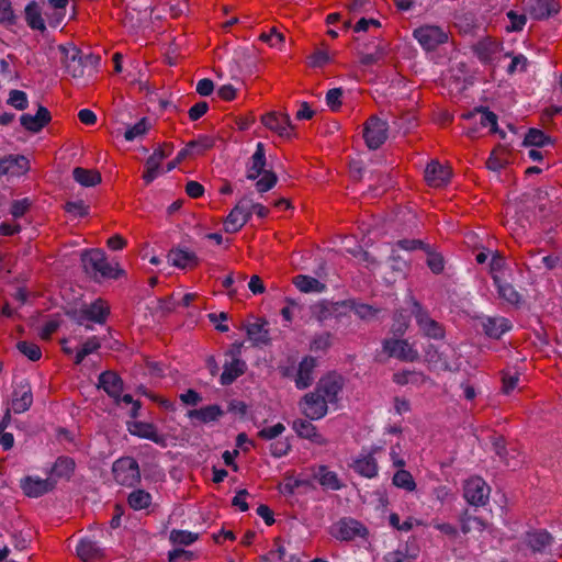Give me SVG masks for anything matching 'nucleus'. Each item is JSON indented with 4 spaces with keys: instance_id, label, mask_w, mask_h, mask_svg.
I'll return each instance as SVG.
<instances>
[{
    "instance_id": "obj_60",
    "label": "nucleus",
    "mask_w": 562,
    "mask_h": 562,
    "mask_svg": "<svg viewBox=\"0 0 562 562\" xmlns=\"http://www.w3.org/2000/svg\"><path fill=\"white\" fill-rule=\"evenodd\" d=\"M285 427L282 423H277L273 426L265 427L258 432V437L265 440H272L283 434Z\"/></svg>"
},
{
    "instance_id": "obj_46",
    "label": "nucleus",
    "mask_w": 562,
    "mask_h": 562,
    "mask_svg": "<svg viewBox=\"0 0 562 562\" xmlns=\"http://www.w3.org/2000/svg\"><path fill=\"white\" fill-rule=\"evenodd\" d=\"M150 504L151 495L144 490H135L128 496V505L135 510L145 509Z\"/></svg>"
},
{
    "instance_id": "obj_59",
    "label": "nucleus",
    "mask_w": 562,
    "mask_h": 562,
    "mask_svg": "<svg viewBox=\"0 0 562 562\" xmlns=\"http://www.w3.org/2000/svg\"><path fill=\"white\" fill-rule=\"evenodd\" d=\"M15 15L10 0H0V23L13 24Z\"/></svg>"
},
{
    "instance_id": "obj_6",
    "label": "nucleus",
    "mask_w": 562,
    "mask_h": 562,
    "mask_svg": "<svg viewBox=\"0 0 562 562\" xmlns=\"http://www.w3.org/2000/svg\"><path fill=\"white\" fill-rule=\"evenodd\" d=\"M414 37L425 50H434L448 41V33L437 25H423L414 31Z\"/></svg>"
},
{
    "instance_id": "obj_24",
    "label": "nucleus",
    "mask_w": 562,
    "mask_h": 562,
    "mask_svg": "<svg viewBox=\"0 0 562 562\" xmlns=\"http://www.w3.org/2000/svg\"><path fill=\"white\" fill-rule=\"evenodd\" d=\"M316 364V359L311 356H306L301 360L294 378L295 386L297 389L304 390L312 384Z\"/></svg>"
},
{
    "instance_id": "obj_9",
    "label": "nucleus",
    "mask_w": 562,
    "mask_h": 562,
    "mask_svg": "<svg viewBox=\"0 0 562 562\" xmlns=\"http://www.w3.org/2000/svg\"><path fill=\"white\" fill-rule=\"evenodd\" d=\"M331 535L342 541H350L356 538H366L367 528L356 519L344 518L331 527Z\"/></svg>"
},
{
    "instance_id": "obj_58",
    "label": "nucleus",
    "mask_w": 562,
    "mask_h": 562,
    "mask_svg": "<svg viewBox=\"0 0 562 562\" xmlns=\"http://www.w3.org/2000/svg\"><path fill=\"white\" fill-rule=\"evenodd\" d=\"M8 103L16 110H24L27 106V95L21 90H11Z\"/></svg>"
},
{
    "instance_id": "obj_52",
    "label": "nucleus",
    "mask_w": 562,
    "mask_h": 562,
    "mask_svg": "<svg viewBox=\"0 0 562 562\" xmlns=\"http://www.w3.org/2000/svg\"><path fill=\"white\" fill-rule=\"evenodd\" d=\"M148 128H149V124H148L147 119H142L136 124H134L133 126L128 127L125 131L124 138L127 142H132V140L136 139L137 137L144 135L148 131Z\"/></svg>"
},
{
    "instance_id": "obj_64",
    "label": "nucleus",
    "mask_w": 562,
    "mask_h": 562,
    "mask_svg": "<svg viewBox=\"0 0 562 562\" xmlns=\"http://www.w3.org/2000/svg\"><path fill=\"white\" fill-rule=\"evenodd\" d=\"M341 97L342 90L340 88L330 89L326 93V104L333 110L336 111L341 105Z\"/></svg>"
},
{
    "instance_id": "obj_8",
    "label": "nucleus",
    "mask_w": 562,
    "mask_h": 562,
    "mask_svg": "<svg viewBox=\"0 0 562 562\" xmlns=\"http://www.w3.org/2000/svg\"><path fill=\"white\" fill-rule=\"evenodd\" d=\"M250 205L251 200L248 198L238 201L224 221L226 233H236L248 222L251 216Z\"/></svg>"
},
{
    "instance_id": "obj_41",
    "label": "nucleus",
    "mask_w": 562,
    "mask_h": 562,
    "mask_svg": "<svg viewBox=\"0 0 562 562\" xmlns=\"http://www.w3.org/2000/svg\"><path fill=\"white\" fill-rule=\"evenodd\" d=\"M25 20L30 27L33 30L42 31L45 29V23L41 14V8L35 1H32L26 5Z\"/></svg>"
},
{
    "instance_id": "obj_55",
    "label": "nucleus",
    "mask_w": 562,
    "mask_h": 562,
    "mask_svg": "<svg viewBox=\"0 0 562 562\" xmlns=\"http://www.w3.org/2000/svg\"><path fill=\"white\" fill-rule=\"evenodd\" d=\"M331 346V335L328 333H323L319 335H316L312 341H311V350L318 352V351H326Z\"/></svg>"
},
{
    "instance_id": "obj_26",
    "label": "nucleus",
    "mask_w": 562,
    "mask_h": 562,
    "mask_svg": "<svg viewBox=\"0 0 562 562\" xmlns=\"http://www.w3.org/2000/svg\"><path fill=\"white\" fill-rule=\"evenodd\" d=\"M52 120L49 111L40 106L36 114H23L20 119L22 126L33 133L40 132L45 125H47Z\"/></svg>"
},
{
    "instance_id": "obj_11",
    "label": "nucleus",
    "mask_w": 562,
    "mask_h": 562,
    "mask_svg": "<svg viewBox=\"0 0 562 562\" xmlns=\"http://www.w3.org/2000/svg\"><path fill=\"white\" fill-rule=\"evenodd\" d=\"M57 52L67 74L74 78H80L83 76L81 57L79 56V50L76 46L72 44L58 45Z\"/></svg>"
},
{
    "instance_id": "obj_56",
    "label": "nucleus",
    "mask_w": 562,
    "mask_h": 562,
    "mask_svg": "<svg viewBox=\"0 0 562 562\" xmlns=\"http://www.w3.org/2000/svg\"><path fill=\"white\" fill-rule=\"evenodd\" d=\"M507 18L509 20V24L506 26L508 32H518L524 29L526 25L527 19L525 14H519L515 11H509L507 13Z\"/></svg>"
},
{
    "instance_id": "obj_48",
    "label": "nucleus",
    "mask_w": 562,
    "mask_h": 562,
    "mask_svg": "<svg viewBox=\"0 0 562 562\" xmlns=\"http://www.w3.org/2000/svg\"><path fill=\"white\" fill-rule=\"evenodd\" d=\"M189 145L193 151V156L203 155L214 146V138L207 135H202L190 142Z\"/></svg>"
},
{
    "instance_id": "obj_32",
    "label": "nucleus",
    "mask_w": 562,
    "mask_h": 562,
    "mask_svg": "<svg viewBox=\"0 0 562 562\" xmlns=\"http://www.w3.org/2000/svg\"><path fill=\"white\" fill-rule=\"evenodd\" d=\"M482 326L491 338H499L512 328L510 322L505 317H486L482 321Z\"/></svg>"
},
{
    "instance_id": "obj_20",
    "label": "nucleus",
    "mask_w": 562,
    "mask_h": 562,
    "mask_svg": "<svg viewBox=\"0 0 562 562\" xmlns=\"http://www.w3.org/2000/svg\"><path fill=\"white\" fill-rule=\"evenodd\" d=\"M128 430L132 435L148 439L161 447L168 446L167 436L159 434L153 424L143 422L131 423Z\"/></svg>"
},
{
    "instance_id": "obj_2",
    "label": "nucleus",
    "mask_w": 562,
    "mask_h": 562,
    "mask_svg": "<svg viewBox=\"0 0 562 562\" xmlns=\"http://www.w3.org/2000/svg\"><path fill=\"white\" fill-rule=\"evenodd\" d=\"M553 535L544 529L531 531L527 535V543L535 552H547L551 548L554 540L562 546V521L552 525Z\"/></svg>"
},
{
    "instance_id": "obj_5",
    "label": "nucleus",
    "mask_w": 562,
    "mask_h": 562,
    "mask_svg": "<svg viewBox=\"0 0 562 562\" xmlns=\"http://www.w3.org/2000/svg\"><path fill=\"white\" fill-rule=\"evenodd\" d=\"M345 380L340 374L330 372L319 379L315 391L328 403L334 405L339 401V395L342 392Z\"/></svg>"
},
{
    "instance_id": "obj_51",
    "label": "nucleus",
    "mask_w": 562,
    "mask_h": 562,
    "mask_svg": "<svg viewBox=\"0 0 562 562\" xmlns=\"http://www.w3.org/2000/svg\"><path fill=\"white\" fill-rule=\"evenodd\" d=\"M260 40L267 43L270 47L280 48L284 43V35L276 27L270 29L269 32L260 34Z\"/></svg>"
},
{
    "instance_id": "obj_54",
    "label": "nucleus",
    "mask_w": 562,
    "mask_h": 562,
    "mask_svg": "<svg viewBox=\"0 0 562 562\" xmlns=\"http://www.w3.org/2000/svg\"><path fill=\"white\" fill-rule=\"evenodd\" d=\"M311 314L318 322H324L331 316V306L327 302H318L311 306Z\"/></svg>"
},
{
    "instance_id": "obj_47",
    "label": "nucleus",
    "mask_w": 562,
    "mask_h": 562,
    "mask_svg": "<svg viewBox=\"0 0 562 562\" xmlns=\"http://www.w3.org/2000/svg\"><path fill=\"white\" fill-rule=\"evenodd\" d=\"M426 361L430 364L435 366L436 368L445 371H457L459 369V362L454 361L452 363L448 362L446 359H441V355H438V352L427 350L425 355Z\"/></svg>"
},
{
    "instance_id": "obj_31",
    "label": "nucleus",
    "mask_w": 562,
    "mask_h": 562,
    "mask_svg": "<svg viewBox=\"0 0 562 562\" xmlns=\"http://www.w3.org/2000/svg\"><path fill=\"white\" fill-rule=\"evenodd\" d=\"M99 386L102 387L115 401L120 400L123 391V382L116 373L106 371L100 374Z\"/></svg>"
},
{
    "instance_id": "obj_3",
    "label": "nucleus",
    "mask_w": 562,
    "mask_h": 562,
    "mask_svg": "<svg viewBox=\"0 0 562 562\" xmlns=\"http://www.w3.org/2000/svg\"><path fill=\"white\" fill-rule=\"evenodd\" d=\"M115 481L125 486H133L139 482L140 473L138 463L131 457L116 460L112 467Z\"/></svg>"
},
{
    "instance_id": "obj_19",
    "label": "nucleus",
    "mask_w": 562,
    "mask_h": 562,
    "mask_svg": "<svg viewBox=\"0 0 562 562\" xmlns=\"http://www.w3.org/2000/svg\"><path fill=\"white\" fill-rule=\"evenodd\" d=\"M109 304L105 301L98 299L91 304L85 305L79 311L78 319L79 322L91 321L98 324H103L109 315Z\"/></svg>"
},
{
    "instance_id": "obj_4",
    "label": "nucleus",
    "mask_w": 562,
    "mask_h": 562,
    "mask_svg": "<svg viewBox=\"0 0 562 562\" xmlns=\"http://www.w3.org/2000/svg\"><path fill=\"white\" fill-rule=\"evenodd\" d=\"M411 307V313L415 316L419 330L424 336L432 339H442L445 337V329L441 324L432 319L418 302L412 300Z\"/></svg>"
},
{
    "instance_id": "obj_23",
    "label": "nucleus",
    "mask_w": 562,
    "mask_h": 562,
    "mask_svg": "<svg viewBox=\"0 0 562 562\" xmlns=\"http://www.w3.org/2000/svg\"><path fill=\"white\" fill-rule=\"evenodd\" d=\"M29 170V160L24 156L10 155L0 160V176L20 177Z\"/></svg>"
},
{
    "instance_id": "obj_15",
    "label": "nucleus",
    "mask_w": 562,
    "mask_h": 562,
    "mask_svg": "<svg viewBox=\"0 0 562 562\" xmlns=\"http://www.w3.org/2000/svg\"><path fill=\"white\" fill-rule=\"evenodd\" d=\"M475 52L481 61L491 65H496L502 59L509 57V54L503 50L498 42L490 38L479 42Z\"/></svg>"
},
{
    "instance_id": "obj_49",
    "label": "nucleus",
    "mask_w": 562,
    "mask_h": 562,
    "mask_svg": "<svg viewBox=\"0 0 562 562\" xmlns=\"http://www.w3.org/2000/svg\"><path fill=\"white\" fill-rule=\"evenodd\" d=\"M331 61V56L327 49H316L307 58V64L313 68H321Z\"/></svg>"
},
{
    "instance_id": "obj_25",
    "label": "nucleus",
    "mask_w": 562,
    "mask_h": 562,
    "mask_svg": "<svg viewBox=\"0 0 562 562\" xmlns=\"http://www.w3.org/2000/svg\"><path fill=\"white\" fill-rule=\"evenodd\" d=\"M78 558L83 562H95L103 558V549L90 538L80 539L76 547Z\"/></svg>"
},
{
    "instance_id": "obj_13",
    "label": "nucleus",
    "mask_w": 562,
    "mask_h": 562,
    "mask_svg": "<svg viewBox=\"0 0 562 562\" xmlns=\"http://www.w3.org/2000/svg\"><path fill=\"white\" fill-rule=\"evenodd\" d=\"M381 450V447H373L370 451L360 453L351 464L353 471L367 479L375 477L379 473L375 454Z\"/></svg>"
},
{
    "instance_id": "obj_16",
    "label": "nucleus",
    "mask_w": 562,
    "mask_h": 562,
    "mask_svg": "<svg viewBox=\"0 0 562 562\" xmlns=\"http://www.w3.org/2000/svg\"><path fill=\"white\" fill-rule=\"evenodd\" d=\"M383 348L389 356L403 361L413 362L418 359V351L407 340L389 339L384 341Z\"/></svg>"
},
{
    "instance_id": "obj_61",
    "label": "nucleus",
    "mask_w": 562,
    "mask_h": 562,
    "mask_svg": "<svg viewBox=\"0 0 562 562\" xmlns=\"http://www.w3.org/2000/svg\"><path fill=\"white\" fill-rule=\"evenodd\" d=\"M519 382V374L515 371H506L503 374V392L509 394L513 392Z\"/></svg>"
},
{
    "instance_id": "obj_53",
    "label": "nucleus",
    "mask_w": 562,
    "mask_h": 562,
    "mask_svg": "<svg viewBox=\"0 0 562 562\" xmlns=\"http://www.w3.org/2000/svg\"><path fill=\"white\" fill-rule=\"evenodd\" d=\"M549 143V137L540 130L531 128L526 137L525 144L529 146L542 147Z\"/></svg>"
},
{
    "instance_id": "obj_27",
    "label": "nucleus",
    "mask_w": 562,
    "mask_h": 562,
    "mask_svg": "<svg viewBox=\"0 0 562 562\" xmlns=\"http://www.w3.org/2000/svg\"><path fill=\"white\" fill-rule=\"evenodd\" d=\"M555 0H531L528 4V13L535 20L548 19L559 11Z\"/></svg>"
},
{
    "instance_id": "obj_30",
    "label": "nucleus",
    "mask_w": 562,
    "mask_h": 562,
    "mask_svg": "<svg viewBox=\"0 0 562 562\" xmlns=\"http://www.w3.org/2000/svg\"><path fill=\"white\" fill-rule=\"evenodd\" d=\"M32 402L31 387L27 384H22L13 392L10 409L15 414L24 413L30 408Z\"/></svg>"
},
{
    "instance_id": "obj_1",
    "label": "nucleus",
    "mask_w": 562,
    "mask_h": 562,
    "mask_svg": "<svg viewBox=\"0 0 562 562\" xmlns=\"http://www.w3.org/2000/svg\"><path fill=\"white\" fill-rule=\"evenodd\" d=\"M83 268L87 272L103 279H119L124 274L117 262H109L105 254L100 249L86 250L81 255Z\"/></svg>"
},
{
    "instance_id": "obj_37",
    "label": "nucleus",
    "mask_w": 562,
    "mask_h": 562,
    "mask_svg": "<svg viewBox=\"0 0 562 562\" xmlns=\"http://www.w3.org/2000/svg\"><path fill=\"white\" fill-rule=\"evenodd\" d=\"M293 284L304 293H321L325 290V284L317 279L300 274L293 279Z\"/></svg>"
},
{
    "instance_id": "obj_57",
    "label": "nucleus",
    "mask_w": 562,
    "mask_h": 562,
    "mask_svg": "<svg viewBox=\"0 0 562 562\" xmlns=\"http://www.w3.org/2000/svg\"><path fill=\"white\" fill-rule=\"evenodd\" d=\"M277 183V176L272 171H265L261 173L259 180L256 183V188L259 192H267L274 187Z\"/></svg>"
},
{
    "instance_id": "obj_43",
    "label": "nucleus",
    "mask_w": 562,
    "mask_h": 562,
    "mask_svg": "<svg viewBox=\"0 0 562 562\" xmlns=\"http://www.w3.org/2000/svg\"><path fill=\"white\" fill-rule=\"evenodd\" d=\"M494 284L497 288V293L501 299L513 305L519 303L520 294L509 282H507V279L504 281L495 282Z\"/></svg>"
},
{
    "instance_id": "obj_42",
    "label": "nucleus",
    "mask_w": 562,
    "mask_h": 562,
    "mask_svg": "<svg viewBox=\"0 0 562 562\" xmlns=\"http://www.w3.org/2000/svg\"><path fill=\"white\" fill-rule=\"evenodd\" d=\"M75 470V461L68 457H60L54 463L50 474L53 477H69Z\"/></svg>"
},
{
    "instance_id": "obj_40",
    "label": "nucleus",
    "mask_w": 562,
    "mask_h": 562,
    "mask_svg": "<svg viewBox=\"0 0 562 562\" xmlns=\"http://www.w3.org/2000/svg\"><path fill=\"white\" fill-rule=\"evenodd\" d=\"M392 484L397 488L404 490L406 492H414L416 490V482L411 474V472L404 470L403 468H398V470L394 473L392 477Z\"/></svg>"
},
{
    "instance_id": "obj_50",
    "label": "nucleus",
    "mask_w": 562,
    "mask_h": 562,
    "mask_svg": "<svg viewBox=\"0 0 562 562\" xmlns=\"http://www.w3.org/2000/svg\"><path fill=\"white\" fill-rule=\"evenodd\" d=\"M16 347L22 355L32 361H37L42 357L41 348L34 342L20 341Z\"/></svg>"
},
{
    "instance_id": "obj_22",
    "label": "nucleus",
    "mask_w": 562,
    "mask_h": 562,
    "mask_svg": "<svg viewBox=\"0 0 562 562\" xmlns=\"http://www.w3.org/2000/svg\"><path fill=\"white\" fill-rule=\"evenodd\" d=\"M313 479L325 490L338 491L344 484L338 474L327 465H316L312 469Z\"/></svg>"
},
{
    "instance_id": "obj_62",
    "label": "nucleus",
    "mask_w": 562,
    "mask_h": 562,
    "mask_svg": "<svg viewBox=\"0 0 562 562\" xmlns=\"http://www.w3.org/2000/svg\"><path fill=\"white\" fill-rule=\"evenodd\" d=\"M170 538L175 543L189 546L198 539V536L190 531L178 530L172 531Z\"/></svg>"
},
{
    "instance_id": "obj_14",
    "label": "nucleus",
    "mask_w": 562,
    "mask_h": 562,
    "mask_svg": "<svg viewBox=\"0 0 562 562\" xmlns=\"http://www.w3.org/2000/svg\"><path fill=\"white\" fill-rule=\"evenodd\" d=\"M300 407L310 420H318L327 414L328 403L314 390L302 398Z\"/></svg>"
},
{
    "instance_id": "obj_29",
    "label": "nucleus",
    "mask_w": 562,
    "mask_h": 562,
    "mask_svg": "<svg viewBox=\"0 0 562 562\" xmlns=\"http://www.w3.org/2000/svg\"><path fill=\"white\" fill-rule=\"evenodd\" d=\"M168 261L180 269H192L199 263L198 257L193 251L181 248L170 250Z\"/></svg>"
},
{
    "instance_id": "obj_17",
    "label": "nucleus",
    "mask_w": 562,
    "mask_h": 562,
    "mask_svg": "<svg viewBox=\"0 0 562 562\" xmlns=\"http://www.w3.org/2000/svg\"><path fill=\"white\" fill-rule=\"evenodd\" d=\"M451 178V169L438 161L432 160L425 169V180L431 188H441L446 186Z\"/></svg>"
},
{
    "instance_id": "obj_35",
    "label": "nucleus",
    "mask_w": 562,
    "mask_h": 562,
    "mask_svg": "<svg viewBox=\"0 0 562 562\" xmlns=\"http://www.w3.org/2000/svg\"><path fill=\"white\" fill-rule=\"evenodd\" d=\"M246 331L248 339L256 346L267 345L270 341L269 331L266 328L265 322L256 321L254 323H249L246 326Z\"/></svg>"
},
{
    "instance_id": "obj_18",
    "label": "nucleus",
    "mask_w": 562,
    "mask_h": 562,
    "mask_svg": "<svg viewBox=\"0 0 562 562\" xmlns=\"http://www.w3.org/2000/svg\"><path fill=\"white\" fill-rule=\"evenodd\" d=\"M55 485L52 479H42L40 476H26L21 480L20 486L23 493L29 497H40L49 492Z\"/></svg>"
},
{
    "instance_id": "obj_28",
    "label": "nucleus",
    "mask_w": 562,
    "mask_h": 562,
    "mask_svg": "<svg viewBox=\"0 0 562 562\" xmlns=\"http://www.w3.org/2000/svg\"><path fill=\"white\" fill-rule=\"evenodd\" d=\"M292 428L297 436L308 439L312 442L323 446L327 443V440L317 431V428L306 419H296L293 422Z\"/></svg>"
},
{
    "instance_id": "obj_34",
    "label": "nucleus",
    "mask_w": 562,
    "mask_h": 562,
    "mask_svg": "<svg viewBox=\"0 0 562 562\" xmlns=\"http://www.w3.org/2000/svg\"><path fill=\"white\" fill-rule=\"evenodd\" d=\"M266 153L262 143H258L255 153L250 158L247 168V178L250 180L258 179L265 172Z\"/></svg>"
},
{
    "instance_id": "obj_44",
    "label": "nucleus",
    "mask_w": 562,
    "mask_h": 562,
    "mask_svg": "<svg viewBox=\"0 0 562 562\" xmlns=\"http://www.w3.org/2000/svg\"><path fill=\"white\" fill-rule=\"evenodd\" d=\"M101 347L100 338L97 336L88 338L75 355V363L80 364L83 359L95 352Z\"/></svg>"
},
{
    "instance_id": "obj_45",
    "label": "nucleus",
    "mask_w": 562,
    "mask_h": 562,
    "mask_svg": "<svg viewBox=\"0 0 562 562\" xmlns=\"http://www.w3.org/2000/svg\"><path fill=\"white\" fill-rule=\"evenodd\" d=\"M417 558V550H409L408 547L398 548L385 554V562H413Z\"/></svg>"
},
{
    "instance_id": "obj_38",
    "label": "nucleus",
    "mask_w": 562,
    "mask_h": 562,
    "mask_svg": "<svg viewBox=\"0 0 562 562\" xmlns=\"http://www.w3.org/2000/svg\"><path fill=\"white\" fill-rule=\"evenodd\" d=\"M74 179L82 187H94L101 182V175L93 169L77 167L72 171Z\"/></svg>"
},
{
    "instance_id": "obj_12",
    "label": "nucleus",
    "mask_w": 562,
    "mask_h": 562,
    "mask_svg": "<svg viewBox=\"0 0 562 562\" xmlns=\"http://www.w3.org/2000/svg\"><path fill=\"white\" fill-rule=\"evenodd\" d=\"M363 137L369 148H379L387 138V124L379 117H370L364 125Z\"/></svg>"
},
{
    "instance_id": "obj_33",
    "label": "nucleus",
    "mask_w": 562,
    "mask_h": 562,
    "mask_svg": "<svg viewBox=\"0 0 562 562\" xmlns=\"http://www.w3.org/2000/svg\"><path fill=\"white\" fill-rule=\"evenodd\" d=\"M246 370V363L239 358L232 355L231 361L224 364V370L221 375V383L228 385L233 383L238 376H240Z\"/></svg>"
},
{
    "instance_id": "obj_10",
    "label": "nucleus",
    "mask_w": 562,
    "mask_h": 562,
    "mask_svg": "<svg viewBox=\"0 0 562 562\" xmlns=\"http://www.w3.org/2000/svg\"><path fill=\"white\" fill-rule=\"evenodd\" d=\"M172 151L173 146L171 144L165 143L156 148L154 153L148 157L145 164V171L143 173V179L147 184L153 182L161 173V161L169 157Z\"/></svg>"
},
{
    "instance_id": "obj_39",
    "label": "nucleus",
    "mask_w": 562,
    "mask_h": 562,
    "mask_svg": "<svg viewBox=\"0 0 562 562\" xmlns=\"http://www.w3.org/2000/svg\"><path fill=\"white\" fill-rule=\"evenodd\" d=\"M509 269L506 266V261L504 257L499 256L498 254H495L492 257L491 263H490V272L493 278L494 283L504 281L509 276Z\"/></svg>"
},
{
    "instance_id": "obj_63",
    "label": "nucleus",
    "mask_w": 562,
    "mask_h": 562,
    "mask_svg": "<svg viewBox=\"0 0 562 562\" xmlns=\"http://www.w3.org/2000/svg\"><path fill=\"white\" fill-rule=\"evenodd\" d=\"M486 528V524L477 517H467L462 521V531L468 533L473 530L483 531Z\"/></svg>"
},
{
    "instance_id": "obj_7",
    "label": "nucleus",
    "mask_w": 562,
    "mask_h": 562,
    "mask_svg": "<svg viewBox=\"0 0 562 562\" xmlns=\"http://www.w3.org/2000/svg\"><path fill=\"white\" fill-rule=\"evenodd\" d=\"M491 488L486 482L479 477L473 476L464 482L463 496L467 502L474 506H483L487 503Z\"/></svg>"
},
{
    "instance_id": "obj_36",
    "label": "nucleus",
    "mask_w": 562,
    "mask_h": 562,
    "mask_svg": "<svg viewBox=\"0 0 562 562\" xmlns=\"http://www.w3.org/2000/svg\"><path fill=\"white\" fill-rule=\"evenodd\" d=\"M223 415V411L218 405H207L199 409H192L188 412V417L191 419H198L201 423H210L217 420Z\"/></svg>"
},
{
    "instance_id": "obj_21",
    "label": "nucleus",
    "mask_w": 562,
    "mask_h": 562,
    "mask_svg": "<svg viewBox=\"0 0 562 562\" xmlns=\"http://www.w3.org/2000/svg\"><path fill=\"white\" fill-rule=\"evenodd\" d=\"M262 124L282 137H289L292 132L290 117L286 114L270 112L261 117Z\"/></svg>"
}]
</instances>
